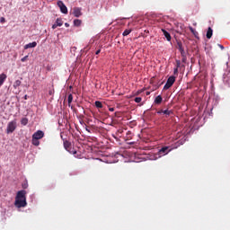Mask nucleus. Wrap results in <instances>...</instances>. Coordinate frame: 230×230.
<instances>
[{
  "label": "nucleus",
  "instance_id": "obj_14",
  "mask_svg": "<svg viewBox=\"0 0 230 230\" xmlns=\"http://www.w3.org/2000/svg\"><path fill=\"white\" fill-rule=\"evenodd\" d=\"M6 74L3 73L0 75V85H3L4 84V80H6Z\"/></svg>",
  "mask_w": 230,
  "mask_h": 230
},
{
  "label": "nucleus",
  "instance_id": "obj_26",
  "mask_svg": "<svg viewBox=\"0 0 230 230\" xmlns=\"http://www.w3.org/2000/svg\"><path fill=\"white\" fill-rule=\"evenodd\" d=\"M0 22L3 24L4 22H6V19H4V17H1L0 18Z\"/></svg>",
  "mask_w": 230,
  "mask_h": 230
},
{
  "label": "nucleus",
  "instance_id": "obj_35",
  "mask_svg": "<svg viewBox=\"0 0 230 230\" xmlns=\"http://www.w3.org/2000/svg\"><path fill=\"white\" fill-rule=\"evenodd\" d=\"M86 132H91V130L89 128H86Z\"/></svg>",
  "mask_w": 230,
  "mask_h": 230
},
{
  "label": "nucleus",
  "instance_id": "obj_17",
  "mask_svg": "<svg viewBox=\"0 0 230 230\" xmlns=\"http://www.w3.org/2000/svg\"><path fill=\"white\" fill-rule=\"evenodd\" d=\"M130 33H132V30L127 29L123 31L122 35L123 37H127L128 35H130Z\"/></svg>",
  "mask_w": 230,
  "mask_h": 230
},
{
  "label": "nucleus",
  "instance_id": "obj_34",
  "mask_svg": "<svg viewBox=\"0 0 230 230\" xmlns=\"http://www.w3.org/2000/svg\"><path fill=\"white\" fill-rule=\"evenodd\" d=\"M219 48H221V49H224V46L222 45H219Z\"/></svg>",
  "mask_w": 230,
  "mask_h": 230
},
{
  "label": "nucleus",
  "instance_id": "obj_23",
  "mask_svg": "<svg viewBox=\"0 0 230 230\" xmlns=\"http://www.w3.org/2000/svg\"><path fill=\"white\" fill-rule=\"evenodd\" d=\"M57 26H62L64 24V22H62V19L58 18L56 21Z\"/></svg>",
  "mask_w": 230,
  "mask_h": 230
},
{
  "label": "nucleus",
  "instance_id": "obj_24",
  "mask_svg": "<svg viewBox=\"0 0 230 230\" xmlns=\"http://www.w3.org/2000/svg\"><path fill=\"white\" fill-rule=\"evenodd\" d=\"M72 102H73V94L70 93L68 95V105L70 106Z\"/></svg>",
  "mask_w": 230,
  "mask_h": 230
},
{
  "label": "nucleus",
  "instance_id": "obj_20",
  "mask_svg": "<svg viewBox=\"0 0 230 230\" xmlns=\"http://www.w3.org/2000/svg\"><path fill=\"white\" fill-rule=\"evenodd\" d=\"M32 145H34V146H39V145H40V142L39 141V139L32 137Z\"/></svg>",
  "mask_w": 230,
  "mask_h": 230
},
{
  "label": "nucleus",
  "instance_id": "obj_33",
  "mask_svg": "<svg viewBox=\"0 0 230 230\" xmlns=\"http://www.w3.org/2000/svg\"><path fill=\"white\" fill-rule=\"evenodd\" d=\"M24 100H28V95H24Z\"/></svg>",
  "mask_w": 230,
  "mask_h": 230
},
{
  "label": "nucleus",
  "instance_id": "obj_32",
  "mask_svg": "<svg viewBox=\"0 0 230 230\" xmlns=\"http://www.w3.org/2000/svg\"><path fill=\"white\" fill-rule=\"evenodd\" d=\"M66 28H69V23H65Z\"/></svg>",
  "mask_w": 230,
  "mask_h": 230
},
{
  "label": "nucleus",
  "instance_id": "obj_16",
  "mask_svg": "<svg viewBox=\"0 0 230 230\" xmlns=\"http://www.w3.org/2000/svg\"><path fill=\"white\" fill-rule=\"evenodd\" d=\"M189 30H190V31L194 35V37H196V38L199 37V32L196 31V30L193 29V27L190 26V27H189Z\"/></svg>",
  "mask_w": 230,
  "mask_h": 230
},
{
  "label": "nucleus",
  "instance_id": "obj_4",
  "mask_svg": "<svg viewBox=\"0 0 230 230\" xmlns=\"http://www.w3.org/2000/svg\"><path fill=\"white\" fill-rule=\"evenodd\" d=\"M173 84H175V76L172 75L167 79V82L164 86V91H168V89H170Z\"/></svg>",
  "mask_w": 230,
  "mask_h": 230
},
{
  "label": "nucleus",
  "instance_id": "obj_8",
  "mask_svg": "<svg viewBox=\"0 0 230 230\" xmlns=\"http://www.w3.org/2000/svg\"><path fill=\"white\" fill-rule=\"evenodd\" d=\"M157 114H164L165 118H168L170 116H172V114H173V111L172 110H160L157 111Z\"/></svg>",
  "mask_w": 230,
  "mask_h": 230
},
{
  "label": "nucleus",
  "instance_id": "obj_9",
  "mask_svg": "<svg viewBox=\"0 0 230 230\" xmlns=\"http://www.w3.org/2000/svg\"><path fill=\"white\" fill-rule=\"evenodd\" d=\"M73 13H74L75 17H80L82 15V9H80L78 7H75Z\"/></svg>",
  "mask_w": 230,
  "mask_h": 230
},
{
  "label": "nucleus",
  "instance_id": "obj_2",
  "mask_svg": "<svg viewBox=\"0 0 230 230\" xmlns=\"http://www.w3.org/2000/svg\"><path fill=\"white\" fill-rule=\"evenodd\" d=\"M60 137L63 140V145H64L65 150H66V152H69V154H73V155H75L76 150H75L73 147H71V142H69L67 139L64 138L62 134L60 135Z\"/></svg>",
  "mask_w": 230,
  "mask_h": 230
},
{
  "label": "nucleus",
  "instance_id": "obj_18",
  "mask_svg": "<svg viewBox=\"0 0 230 230\" xmlns=\"http://www.w3.org/2000/svg\"><path fill=\"white\" fill-rule=\"evenodd\" d=\"M95 107H96L97 109H103V104L102 103V102L96 101V102H95Z\"/></svg>",
  "mask_w": 230,
  "mask_h": 230
},
{
  "label": "nucleus",
  "instance_id": "obj_28",
  "mask_svg": "<svg viewBox=\"0 0 230 230\" xmlns=\"http://www.w3.org/2000/svg\"><path fill=\"white\" fill-rule=\"evenodd\" d=\"M56 28H58V25H57L56 23H54V24L52 25V30H56Z\"/></svg>",
  "mask_w": 230,
  "mask_h": 230
},
{
  "label": "nucleus",
  "instance_id": "obj_31",
  "mask_svg": "<svg viewBox=\"0 0 230 230\" xmlns=\"http://www.w3.org/2000/svg\"><path fill=\"white\" fill-rule=\"evenodd\" d=\"M109 111H110L111 112H114V108H110Z\"/></svg>",
  "mask_w": 230,
  "mask_h": 230
},
{
  "label": "nucleus",
  "instance_id": "obj_27",
  "mask_svg": "<svg viewBox=\"0 0 230 230\" xmlns=\"http://www.w3.org/2000/svg\"><path fill=\"white\" fill-rule=\"evenodd\" d=\"M21 60L22 62H26V60H28V56L23 57Z\"/></svg>",
  "mask_w": 230,
  "mask_h": 230
},
{
  "label": "nucleus",
  "instance_id": "obj_11",
  "mask_svg": "<svg viewBox=\"0 0 230 230\" xmlns=\"http://www.w3.org/2000/svg\"><path fill=\"white\" fill-rule=\"evenodd\" d=\"M30 48H37V41L28 43L24 46V49H30Z\"/></svg>",
  "mask_w": 230,
  "mask_h": 230
},
{
  "label": "nucleus",
  "instance_id": "obj_3",
  "mask_svg": "<svg viewBox=\"0 0 230 230\" xmlns=\"http://www.w3.org/2000/svg\"><path fill=\"white\" fill-rule=\"evenodd\" d=\"M17 128V120L13 119L7 124L6 134H13Z\"/></svg>",
  "mask_w": 230,
  "mask_h": 230
},
{
  "label": "nucleus",
  "instance_id": "obj_1",
  "mask_svg": "<svg viewBox=\"0 0 230 230\" xmlns=\"http://www.w3.org/2000/svg\"><path fill=\"white\" fill-rule=\"evenodd\" d=\"M14 206L15 208H18V209H21V208H26V206H28V202H26V190H22L17 192Z\"/></svg>",
  "mask_w": 230,
  "mask_h": 230
},
{
  "label": "nucleus",
  "instance_id": "obj_13",
  "mask_svg": "<svg viewBox=\"0 0 230 230\" xmlns=\"http://www.w3.org/2000/svg\"><path fill=\"white\" fill-rule=\"evenodd\" d=\"M178 46H179V51H180L181 57H186V52L184 51V49L182 48V44L178 43Z\"/></svg>",
  "mask_w": 230,
  "mask_h": 230
},
{
  "label": "nucleus",
  "instance_id": "obj_12",
  "mask_svg": "<svg viewBox=\"0 0 230 230\" xmlns=\"http://www.w3.org/2000/svg\"><path fill=\"white\" fill-rule=\"evenodd\" d=\"M155 103L156 105H161V103H163V97L161 95L156 96L155 99Z\"/></svg>",
  "mask_w": 230,
  "mask_h": 230
},
{
  "label": "nucleus",
  "instance_id": "obj_5",
  "mask_svg": "<svg viewBox=\"0 0 230 230\" xmlns=\"http://www.w3.org/2000/svg\"><path fill=\"white\" fill-rule=\"evenodd\" d=\"M172 152V148L170 146H164L158 151L159 157H163L164 155H168Z\"/></svg>",
  "mask_w": 230,
  "mask_h": 230
},
{
  "label": "nucleus",
  "instance_id": "obj_19",
  "mask_svg": "<svg viewBox=\"0 0 230 230\" xmlns=\"http://www.w3.org/2000/svg\"><path fill=\"white\" fill-rule=\"evenodd\" d=\"M21 80H16L14 83H13V88L14 89H17V87H20L21 86Z\"/></svg>",
  "mask_w": 230,
  "mask_h": 230
},
{
  "label": "nucleus",
  "instance_id": "obj_10",
  "mask_svg": "<svg viewBox=\"0 0 230 230\" xmlns=\"http://www.w3.org/2000/svg\"><path fill=\"white\" fill-rule=\"evenodd\" d=\"M162 31L165 37V39L168 40V42H170V40H172V36L170 35V32H168L166 30L162 29Z\"/></svg>",
  "mask_w": 230,
  "mask_h": 230
},
{
  "label": "nucleus",
  "instance_id": "obj_29",
  "mask_svg": "<svg viewBox=\"0 0 230 230\" xmlns=\"http://www.w3.org/2000/svg\"><path fill=\"white\" fill-rule=\"evenodd\" d=\"M102 52L101 49H98L96 52H95V55H100V53Z\"/></svg>",
  "mask_w": 230,
  "mask_h": 230
},
{
  "label": "nucleus",
  "instance_id": "obj_25",
  "mask_svg": "<svg viewBox=\"0 0 230 230\" xmlns=\"http://www.w3.org/2000/svg\"><path fill=\"white\" fill-rule=\"evenodd\" d=\"M143 99L141 98V97H136L135 98V100H134V102H136V103H141V101H142Z\"/></svg>",
  "mask_w": 230,
  "mask_h": 230
},
{
  "label": "nucleus",
  "instance_id": "obj_30",
  "mask_svg": "<svg viewBox=\"0 0 230 230\" xmlns=\"http://www.w3.org/2000/svg\"><path fill=\"white\" fill-rule=\"evenodd\" d=\"M177 73H179V68L174 69V75H177Z\"/></svg>",
  "mask_w": 230,
  "mask_h": 230
},
{
  "label": "nucleus",
  "instance_id": "obj_6",
  "mask_svg": "<svg viewBox=\"0 0 230 230\" xmlns=\"http://www.w3.org/2000/svg\"><path fill=\"white\" fill-rule=\"evenodd\" d=\"M58 6L60 8L62 13H67V6L62 1H58Z\"/></svg>",
  "mask_w": 230,
  "mask_h": 230
},
{
  "label": "nucleus",
  "instance_id": "obj_21",
  "mask_svg": "<svg viewBox=\"0 0 230 230\" xmlns=\"http://www.w3.org/2000/svg\"><path fill=\"white\" fill-rule=\"evenodd\" d=\"M82 24V20L75 19L74 20V26H80Z\"/></svg>",
  "mask_w": 230,
  "mask_h": 230
},
{
  "label": "nucleus",
  "instance_id": "obj_15",
  "mask_svg": "<svg viewBox=\"0 0 230 230\" xmlns=\"http://www.w3.org/2000/svg\"><path fill=\"white\" fill-rule=\"evenodd\" d=\"M213 37V29L211 27H208L207 31V39H211Z\"/></svg>",
  "mask_w": 230,
  "mask_h": 230
},
{
  "label": "nucleus",
  "instance_id": "obj_22",
  "mask_svg": "<svg viewBox=\"0 0 230 230\" xmlns=\"http://www.w3.org/2000/svg\"><path fill=\"white\" fill-rule=\"evenodd\" d=\"M21 124L24 126L28 125V118H22L21 119Z\"/></svg>",
  "mask_w": 230,
  "mask_h": 230
},
{
  "label": "nucleus",
  "instance_id": "obj_7",
  "mask_svg": "<svg viewBox=\"0 0 230 230\" xmlns=\"http://www.w3.org/2000/svg\"><path fill=\"white\" fill-rule=\"evenodd\" d=\"M33 139H42L44 137V131L38 130L32 135Z\"/></svg>",
  "mask_w": 230,
  "mask_h": 230
}]
</instances>
